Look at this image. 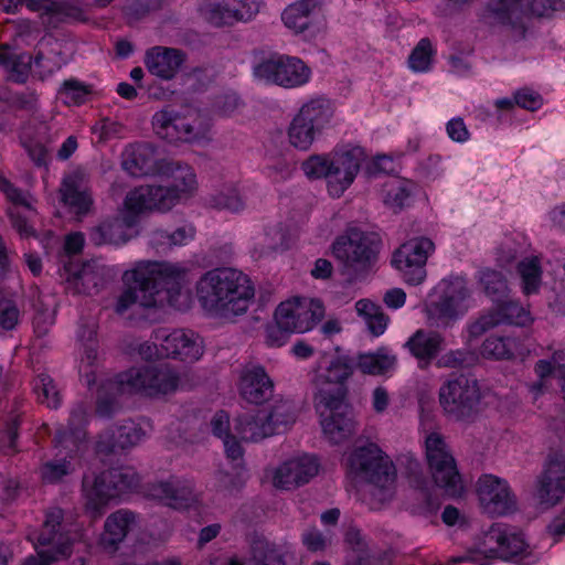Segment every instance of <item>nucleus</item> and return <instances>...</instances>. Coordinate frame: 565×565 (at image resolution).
Masks as SVG:
<instances>
[{
	"instance_id": "f257e3e1",
	"label": "nucleus",
	"mask_w": 565,
	"mask_h": 565,
	"mask_svg": "<svg viewBox=\"0 0 565 565\" xmlns=\"http://www.w3.org/2000/svg\"><path fill=\"white\" fill-rule=\"evenodd\" d=\"M188 269L180 264L142 260L124 273L127 288L118 297L115 311L124 315L131 308H154L167 301L181 309V288L186 281Z\"/></svg>"
},
{
	"instance_id": "f03ea898",
	"label": "nucleus",
	"mask_w": 565,
	"mask_h": 565,
	"mask_svg": "<svg viewBox=\"0 0 565 565\" xmlns=\"http://www.w3.org/2000/svg\"><path fill=\"white\" fill-rule=\"evenodd\" d=\"M353 373L348 358L337 356L313 377V406L324 437L334 445L347 440L354 431L352 409L347 403L345 382Z\"/></svg>"
},
{
	"instance_id": "7ed1b4c3",
	"label": "nucleus",
	"mask_w": 565,
	"mask_h": 565,
	"mask_svg": "<svg viewBox=\"0 0 565 565\" xmlns=\"http://www.w3.org/2000/svg\"><path fill=\"white\" fill-rule=\"evenodd\" d=\"M182 375L168 363L131 367L104 383L98 392L96 413L100 417L114 414L116 396L125 393H141L158 397L183 387Z\"/></svg>"
},
{
	"instance_id": "20e7f679",
	"label": "nucleus",
	"mask_w": 565,
	"mask_h": 565,
	"mask_svg": "<svg viewBox=\"0 0 565 565\" xmlns=\"http://www.w3.org/2000/svg\"><path fill=\"white\" fill-rule=\"evenodd\" d=\"M254 294L249 277L230 267L209 270L196 282V297L201 306L223 318L246 312Z\"/></svg>"
},
{
	"instance_id": "39448f33",
	"label": "nucleus",
	"mask_w": 565,
	"mask_h": 565,
	"mask_svg": "<svg viewBox=\"0 0 565 565\" xmlns=\"http://www.w3.org/2000/svg\"><path fill=\"white\" fill-rule=\"evenodd\" d=\"M531 555V545L521 530L508 523L497 522L482 532L473 546L454 558V562L487 565L494 559L521 562Z\"/></svg>"
},
{
	"instance_id": "423d86ee",
	"label": "nucleus",
	"mask_w": 565,
	"mask_h": 565,
	"mask_svg": "<svg viewBox=\"0 0 565 565\" xmlns=\"http://www.w3.org/2000/svg\"><path fill=\"white\" fill-rule=\"evenodd\" d=\"M350 467L369 483L371 509H380L393 499L396 469L377 445L369 444L356 448L350 456Z\"/></svg>"
},
{
	"instance_id": "0eeeda50",
	"label": "nucleus",
	"mask_w": 565,
	"mask_h": 565,
	"mask_svg": "<svg viewBox=\"0 0 565 565\" xmlns=\"http://www.w3.org/2000/svg\"><path fill=\"white\" fill-rule=\"evenodd\" d=\"M380 238L374 233L349 227L331 245L333 257L343 266L351 280L364 276L377 259Z\"/></svg>"
},
{
	"instance_id": "6e6552de",
	"label": "nucleus",
	"mask_w": 565,
	"mask_h": 565,
	"mask_svg": "<svg viewBox=\"0 0 565 565\" xmlns=\"http://www.w3.org/2000/svg\"><path fill=\"white\" fill-rule=\"evenodd\" d=\"M138 484L139 477L136 471L126 467L109 469L94 478L84 477L83 491L87 512L94 519L99 518L110 500L137 488Z\"/></svg>"
},
{
	"instance_id": "1a4fd4ad",
	"label": "nucleus",
	"mask_w": 565,
	"mask_h": 565,
	"mask_svg": "<svg viewBox=\"0 0 565 565\" xmlns=\"http://www.w3.org/2000/svg\"><path fill=\"white\" fill-rule=\"evenodd\" d=\"M438 398L440 407L449 417L461 420L478 412L482 393L477 379L457 374L440 385Z\"/></svg>"
},
{
	"instance_id": "9d476101",
	"label": "nucleus",
	"mask_w": 565,
	"mask_h": 565,
	"mask_svg": "<svg viewBox=\"0 0 565 565\" xmlns=\"http://www.w3.org/2000/svg\"><path fill=\"white\" fill-rule=\"evenodd\" d=\"M425 455L436 486L449 497L461 495L463 492L461 476L452 452L440 434L430 433L426 436Z\"/></svg>"
},
{
	"instance_id": "9b49d317",
	"label": "nucleus",
	"mask_w": 565,
	"mask_h": 565,
	"mask_svg": "<svg viewBox=\"0 0 565 565\" xmlns=\"http://www.w3.org/2000/svg\"><path fill=\"white\" fill-rule=\"evenodd\" d=\"M435 252L428 237H414L402 244L392 256V265L408 285H420L426 278V263Z\"/></svg>"
},
{
	"instance_id": "f8f14e48",
	"label": "nucleus",
	"mask_w": 565,
	"mask_h": 565,
	"mask_svg": "<svg viewBox=\"0 0 565 565\" xmlns=\"http://www.w3.org/2000/svg\"><path fill=\"white\" fill-rule=\"evenodd\" d=\"M257 78L286 88L307 84L311 76L310 68L299 58L277 56L264 60L254 68Z\"/></svg>"
},
{
	"instance_id": "ddd939ff",
	"label": "nucleus",
	"mask_w": 565,
	"mask_h": 565,
	"mask_svg": "<svg viewBox=\"0 0 565 565\" xmlns=\"http://www.w3.org/2000/svg\"><path fill=\"white\" fill-rule=\"evenodd\" d=\"M469 290L461 278H455L445 284L440 298L427 308V319L431 327L448 328L459 317L463 316L468 306L466 300Z\"/></svg>"
},
{
	"instance_id": "4468645a",
	"label": "nucleus",
	"mask_w": 565,
	"mask_h": 565,
	"mask_svg": "<svg viewBox=\"0 0 565 565\" xmlns=\"http://www.w3.org/2000/svg\"><path fill=\"white\" fill-rule=\"evenodd\" d=\"M62 520L63 512L58 508H53L46 513L36 540L39 545L50 547L38 551V556L28 557L22 565H51L71 554V541L58 531Z\"/></svg>"
},
{
	"instance_id": "2eb2a0df",
	"label": "nucleus",
	"mask_w": 565,
	"mask_h": 565,
	"mask_svg": "<svg viewBox=\"0 0 565 565\" xmlns=\"http://www.w3.org/2000/svg\"><path fill=\"white\" fill-rule=\"evenodd\" d=\"M324 316V307L318 299L295 298L281 302L275 311V321L292 333L311 330Z\"/></svg>"
},
{
	"instance_id": "dca6fc26",
	"label": "nucleus",
	"mask_w": 565,
	"mask_h": 565,
	"mask_svg": "<svg viewBox=\"0 0 565 565\" xmlns=\"http://www.w3.org/2000/svg\"><path fill=\"white\" fill-rule=\"evenodd\" d=\"M477 494L484 513L503 516L516 510V495L509 482L498 476L486 473L477 481Z\"/></svg>"
},
{
	"instance_id": "f3484780",
	"label": "nucleus",
	"mask_w": 565,
	"mask_h": 565,
	"mask_svg": "<svg viewBox=\"0 0 565 565\" xmlns=\"http://www.w3.org/2000/svg\"><path fill=\"white\" fill-rule=\"evenodd\" d=\"M365 159L364 150L361 147L334 152L330 171L327 174L328 191L331 196L340 198L354 181L361 163Z\"/></svg>"
},
{
	"instance_id": "a211bd4d",
	"label": "nucleus",
	"mask_w": 565,
	"mask_h": 565,
	"mask_svg": "<svg viewBox=\"0 0 565 565\" xmlns=\"http://www.w3.org/2000/svg\"><path fill=\"white\" fill-rule=\"evenodd\" d=\"M536 498L541 504L550 508L565 498V455H548L543 471L536 480Z\"/></svg>"
},
{
	"instance_id": "6ab92c4d",
	"label": "nucleus",
	"mask_w": 565,
	"mask_h": 565,
	"mask_svg": "<svg viewBox=\"0 0 565 565\" xmlns=\"http://www.w3.org/2000/svg\"><path fill=\"white\" fill-rule=\"evenodd\" d=\"M148 494L175 510L189 509L199 501L194 482L178 476L151 483L148 487Z\"/></svg>"
},
{
	"instance_id": "aec40b11",
	"label": "nucleus",
	"mask_w": 565,
	"mask_h": 565,
	"mask_svg": "<svg viewBox=\"0 0 565 565\" xmlns=\"http://www.w3.org/2000/svg\"><path fill=\"white\" fill-rule=\"evenodd\" d=\"M157 135L169 142H192L204 135V128L198 117H188L161 110L153 116Z\"/></svg>"
},
{
	"instance_id": "412c9836",
	"label": "nucleus",
	"mask_w": 565,
	"mask_h": 565,
	"mask_svg": "<svg viewBox=\"0 0 565 565\" xmlns=\"http://www.w3.org/2000/svg\"><path fill=\"white\" fill-rule=\"evenodd\" d=\"M154 340L159 341L162 358H173L182 361H196L203 354V341L191 330L178 329L170 333L158 330Z\"/></svg>"
},
{
	"instance_id": "4be33fe9",
	"label": "nucleus",
	"mask_w": 565,
	"mask_h": 565,
	"mask_svg": "<svg viewBox=\"0 0 565 565\" xmlns=\"http://www.w3.org/2000/svg\"><path fill=\"white\" fill-rule=\"evenodd\" d=\"M318 459L310 455L290 458L274 470L273 484L277 489L290 490L308 483L318 475Z\"/></svg>"
},
{
	"instance_id": "5701e85b",
	"label": "nucleus",
	"mask_w": 565,
	"mask_h": 565,
	"mask_svg": "<svg viewBox=\"0 0 565 565\" xmlns=\"http://www.w3.org/2000/svg\"><path fill=\"white\" fill-rule=\"evenodd\" d=\"M495 302L497 306L491 313L481 317L479 320L470 324V337H480L486 331L500 323H509L523 327L532 321L530 312L519 302L511 299L503 300V298Z\"/></svg>"
},
{
	"instance_id": "b1692460",
	"label": "nucleus",
	"mask_w": 565,
	"mask_h": 565,
	"mask_svg": "<svg viewBox=\"0 0 565 565\" xmlns=\"http://www.w3.org/2000/svg\"><path fill=\"white\" fill-rule=\"evenodd\" d=\"M491 18L523 38L531 23L529 0H491L488 6Z\"/></svg>"
},
{
	"instance_id": "393cba45",
	"label": "nucleus",
	"mask_w": 565,
	"mask_h": 565,
	"mask_svg": "<svg viewBox=\"0 0 565 565\" xmlns=\"http://www.w3.org/2000/svg\"><path fill=\"white\" fill-rule=\"evenodd\" d=\"M237 387L241 397L249 404H263L274 395V382L258 364H246L242 367Z\"/></svg>"
},
{
	"instance_id": "a878e982",
	"label": "nucleus",
	"mask_w": 565,
	"mask_h": 565,
	"mask_svg": "<svg viewBox=\"0 0 565 565\" xmlns=\"http://www.w3.org/2000/svg\"><path fill=\"white\" fill-rule=\"evenodd\" d=\"M62 202L77 220L93 212L94 200L87 186L85 174L75 171L63 179L60 189Z\"/></svg>"
},
{
	"instance_id": "bb28decb",
	"label": "nucleus",
	"mask_w": 565,
	"mask_h": 565,
	"mask_svg": "<svg viewBox=\"0 0 565 565\" xmlns=\"http://www.w3.org/2000/svg\"><path fill=\"white\" fill-rule=\"evenodd\" d=\"M171 194L162 185H141L126 195V214L137 220V215L145 211H168L172 207Z\"/></svg>"
},
{
	"instance_id": "cd10ccee",
	"label": "nucleus",
	"mask_w": 565,
	"mask_h": 565,
	"mask_svg": "<svg viewBox=\"0 0 565 565\" xmlns=\"http://www.w3.org/2000/svg\"><path fill=\"white\" fill-rule=\"evenodd\" d=\"M88 408L85 402L74 404L71 409L67 428L56 429L54 436L55 446L64 449L67 455L79 451L85 444Z\"/></svg>"
},
{
	"instance_id": "c85d7f7f",
	"label": "nucleus",
	"mask_w": 565,
	"mask_h": 565,
	"mask_svg": "<svg viewBox=\"0 0 565 565\" xmlns=\"http://www.w3.org/2000/svg\"><path fill=\"white\" fill-rule=\"evenodd\" d=\"M186 60V54L175 47L152 46L147 50L145 65L154 76L170 81L180 72Z\"/></svg>"
},
{
	"instance_id": "c756f323",
	"label": "nucleus",
	"mask_w": 565,
	"mask_h": 565,
	"mask_svg": "<svg viewBox=\"0 0 565 565\" xmlns=\"http://www.w3.org/2000/svg\"><path fill=\"white\" fill-rule=\"evenodd\" d=\"M146 430L132 422L115 426L103 431L97 440L98 452L110 454L137 446L146 438Z\"/></svg>"
},
{
	"instance_id": "7c9ffc66",
	"label": "nucleus",
	"mask_w": 565,
	"mask_h": 565,
	"mask_svg": "<svg viewBox=\"0 0 565 565\" xmlns=\"http://www.w3.org/2000/svg\"><path fill=\"white\" fill-rule=\"evenodd\" d=\"M121 168L132 177L156 174L160 167L154 147L150 143L127 146L121 153Z\"/></svg>"
},
{
	"instance_id": "2f4dec72",
	"label": "nucleus",
	"mask_w": 565,
	"mask_h": 565,
	"mask_svg": "<svg viewBox=\"0 0 565 565\" xmlns=\"http://www.w3.org/2000/svg\"><path fill=\"white\" fill-rule=\"evenodd\" d=\"M136 224V218L126 213L122 216L105 220L93 227L89 233V241L96 245H122L130 239L128 233Z\"/></svg>"
},
{
	"instance_id": "473e14b6",
	"label": "nucleus",
	"mask_w": 565,
	"mask_h": 565,
	"mask_svg": "<svg viewBox=\"0 0 565 565\" xmlns=\"http://www.w3.org/2000/svg\"><path fill=\"white\" fill-rule=\"evenodd\" d=\"M405 347L418 360L419 367H426L445 347V338L437 331L418 329L406 341Z\"/></svg>"
},
{
	"instance_id": "72a5a7b5",
	"label": "nucleus",
	"mask_w": 565,
	"mask_h": 565,
	"mask_svg": "<svg viewBox=\"0 0 565 565\" xmlns=\"http://www.w3.org/2000/svg\"><path fill=\"white\" fill-rule=\"evenodd\" d=\"M135 524V514L128 510H118L105 521L99 543L107 552L114 553Z\"/></svg>"
},
{
	"instance_id": "f704fd0d",
	"label": "nucleus",
	"mask_w": 565,
	"mask_h": 565,
	"mask_svg": "<svg viewBox=\"0 0 565 565\" xmlns=\"http://www.w3.org/2000/svg\"><path fill=\"white\" fill-rule=\"evenodd\" d=\"M0 191L7 196V199L13 203L14 209L10 210V217L12 221L13 227L22 235L30 236L32 235V227L28 223L26 218L21 216L17 207L22 206L28 210L32 209V198L28 192H24L14 184L11 183L7 177L0 172Z\"/></svg>"
},
{
	"instance_id": "c9c22d12",
	"label": "nucleus",
	"mask_w": 565,
	"mask_h": 565,
	"mask_svg": "<svg viewBox=\"0 0 565 565\" xmlns=\"http://www.w3.org/2000/svg\"><path fill=\"white\" fill-rule=\"evenodd\" d=\"M296 115L322 134L331 126L334 108L328 98L316 97L302 104Z\"/></svg>"
},
{
	"instance_id": "e433bc0d",
	"label": "nucleus",
	"mask_w": 565,
	"mask_h": 565,
	"mask_svg": "<svg viewBox=\"0 0 565 565\" xmlns=\"http://www.w3.org/2000/svg\"><path fill=\"white\" fill-rule=\"evenodd\" d=\"M271 434L287 430L297 419V409L290 399L277 398L269 406L262 408Z\"/></svg>"
},
{
	"instance_id": "4c0bfd02",
	"label": "nucleus",
	"mask_w": 565,
	"mask_h": 565,
	"mask_svg": "<svg viewBox=\"0 0 565 565\" xmlns=\"http://www.w3.org/2000/svg\"><path fill=\"white\" fill-rule=\"evenodd\" d=\"M235 430L245 441H259L273 436L262 409L245 413L235 418Z\"/></svg>"
},
{
	"instance_id": "58836bf2",
	"label": "nucleus",
	"mask_w": 565,
	"mask_h": 565,
	"mask_svg": "<svg viewBox=\"0 0 565 565\" xmlns=\"http://www.w3.org/2000/svg\"><path fill=\"white\" fill-rule=\"evenodd\" d=\"M173 183L164 186L171 194L172 207L182 199L191 196L198 189L194 170L188 164L172 163L170 168Z\"/></svg>"
},
{
	"instance_id": "ea45409f",
	"label": "nucleus",
	"mask_w": 565,
	"mask_h": 565,
	"mask_svg": "<svg viewBox=\"0 0 565 565\" xmlns=\"http://www.w3.org/2000/svg\"><path fill=\"white\" fill-rule=\"evenodd\" d=\"M200 10L203 19L216 28L239 22L233 0H209Z\"/></svg>"
},
{
	"instance_id": "a19ab883",
	"label": "nucleus",
	"mask_w": 565,
	"mask_h": 565,
	"mask_svg": "<svg viewBox=\"0 0 565 565\" xmlns=\"http://www.w3.org/2000/svg\"><path fill=\"white\" fill-rule=\"evenodd\" d=\"M41 11V19L44 24L56 28L60 23L70 19H79L81 8L73 0H45Z\"/></svg>"
},
{
	"instance_id": "79ce46f5",
	"label": "nucleus",
	"mask_w": 565,
	"mask_h": 565,
	"mask_svg": "<svg viewBox=\"0 0 565 565\" xmlns=\"http://www.w3.org/2000/svg\"><path fill=\"white\" fill-rule=\"evenodd\" d=\"M32 65L33 57L29 53L15 54L9 47L0 46V66L14 82H25Z\"/></svg>"
},
{
	"instance_id": "37998d69",
	"label": "nucleus",
	"mask_w": 565,
	"mask_h": 565,
	"mask_svg": "<svg viewBox=\"0 0 565 565\" xmlns=\"http://www.w3.org/2000/svg\"><path fill=\"white\" fill-rule=\"evenodd\" d=\"M520 352V342L511 337H488L480 347V355L490 360H510Z\"/></svg>"
},
{
	"instance_id": "c03bdc74",
	"label": "nucleus",
	"mask_w": 565,
	"mask_h": 565,
	"mask_svg": "<svg viewBox=\"0 0 565 565\" xmlns=\"http://www.w3.org/2000/svg\"><path fill=\"white\" fill-rule=\"evenodd\" d=\"M524 295L537 294L542 284V266L537 256H527L519 262L516 267Z\"/></svg>"
},
{
	"instance_id": "a18cd8bd",
	"label": "nucleus",
	"mask_w": 565,
	"mask_h": 565,
	"mask_svg": "<svg viewBox=\"0 0 565 565\" xmlns=\"http://www.w3.org/2000/svg\"><path fill=\"white\" fill-rule=\"evenodd\" d=\"M316 7L315 0H301L288 6L281 15L285 25L295 33L303 32L310 24V14Z\"/></svg>"
},
{
	"instance_id": "49530a36",
	"label": "nucleus",
	"mask_w": 565,
	"mask_h": 565,
	"mask_svg": "<svg viewBox=\"0 0 565 565\" xmlns=\"http://www.w3.org/2000/svg\"><path fill=\"white\" fill-rule=\"evenodd\" d=\"M397 359L385 349L374 353L360 354L358 367L365 374L381 375L390 372L396 365Z\"/></svg>"
},
{
	"instance_id": "de8ad7c7",
	"label": "nucleus",
	"mask_w": 565,
	"mask_h": 565,
	"mask_svg": "<svg viewBox=\"0 0 565 565\" xmlns=\"http://www.w3.org/2000/svg\"><path fill=\"white\" fill-rule=\"evenodd\" d=\"M209 204L217 210L239 212L245 207V200L236 183H224L218 190L210 195Z\"/></svg>"
},
{
	"instance_id": "09e8293b",
	"label": "nucleus",
	"mask_w": 565,
	"mask_h": 565,
	"mask_svg": "<svg viewBox=\"0 0 565 565\" xmlns=\"http://www.w3.org/2000/svg\"><path fill=\"white\" fill-rule=\"evenodd\" d=\"M252 556L246 565H285L281 551L265 537L252 542Z\"/></svg>"
},
{
	"instance_id": "8fccbe9b",
	"label": "nucleus",
	"mask_w": 565,
	"mask_h": 565,
	"mask_svg": "<svg viewBox=\"0 0 565 565\" xmlns=\"http://www.w3.org/2000/svg\"><path fill=\"white\" fill-rule=\"evenodd\" d=\"M71 284L77 294L95 295L104 285L103 269L95 264H85Z\"/></svg>"
},
{
	"instance_id": "3c124183",
	"label": "nucleus",
	"mask_w": 565,
	"mask_h": 565,
	"mask_svg": "<svg viewBox=\"0 0 565 565\" xmlns=\"http://www.w3.org/2000/svg\"><path fill=\"white\" fill-rule=\"evenodd\" d=\"M321 135L298 115L294 116L288 127L289 143L301 151L309 150L315 140Z\"/></svg>"
},
{
	"instance_id": "603ef678",
	"label": "nucleus",
	"mask_w": 565,
	"mask_h": 565,
	"mask_svg": "<svg viewBox=\"0 0 565 565\" xmlns=\"http://www.w3.org/2000/svg\"><path fill=\"white\" fill-rule=\"evenodd\" d=\"M358 313L364 319L373 335H381L386 330L388 317L383 309L367 299H361L355 303Z\"/></svg>"
},
{
	"instance_id": "864d4df0",
	"label": "nucleus",
	"mask_w": 565,
	"mask_h": 565,
	"mask_svg": "<svg viewBox=\"0 0 565 565\" xmlns=\"http://www.w3.org/2000/svg\"><path fill=\"white\" fill-rule=\"evenodd\" d=\"M33 392L36 395L39 403L49 408L56 409L62 404L60 390L53 379L45 373H41L34 379Z\"/></svg>"
},
{
	"instance_id": "5fc2aeb1",
	"label": "nucleus",
	"mask_w": 565,
	"mask_h": 565,
	"mask_svg": "<svg viewBox=\"0 0 565 565\" xmlns=\"http://www.w3.org/2000/svg\"><path fill=\"white\" fill-rule=\"evenodd\" d=\"M287 247V233L281 223H275L265 227L257 242L259 256L285 249Z\"/></svg>"
},
{
	"instance_id": "6e6d98bb",
	"label": "nucleus",
	"mask_w": 565,
	"mask_h": 565,
	"mask_svg": "<svg viewBox=\"0 0 565 565\" xmlns=\"http://www.w3.org/2000/svg\"><path fill=\"white\" fill-rule=\"evenodd\" d=\"M479 355L469 348L449 350L437 358L436 366L439 369H468L476 365Z\"/></svg>"
},
{
	"instance_id": "4d7b16f0",
	"label": "nucleus",
	"mask_w": 565,
	"mask_h": 565,
	"mask_svg": "<svg viewBox=\"0 0 565 565\" xmlns=\"http://www.w3.org/2000/svg\"><path fill=\"white\" fill-rule=\"evenodd\" d=\"M408 184L399 179H392L383 186V201L394 212L401 211L409 199Z\"/></svg>"
},
{
	"instance_id": "13d9d810",
	"label": "nucleus",
	"mask_w": 565,
	"mask_h": 565,
	"mask_svg": "<svg viewBox=\"0 0 565 565\" xmlns=\"http://www.w3.org/2000/svg\"><path fill=\"white\" fill-rule=\"evenodd\" d=\"M479 282L486 295L493 301H500L508 291V284L504 276L500 271L490 268L479 271Z\"/></svg>"
},
{
	"instance_id": "bf43d9fd",
	"label": "nucleus",
	"mask_w": 565,
	"mask_h": 565,
	"mask_svg": "<svg viewBox=\"0 0 565 565\" xmlns=\"http://www.w3.org/2000/svg\"><path fill=\"white\" fill-rule=\"evenodd\" d=\"M97 367H98V352L97 343L85 344L83 347V354L79 362V374L87 386H92L97 380Z\"/></svg>"
},
{
	"instance_id": "052dcab7",
	"label": "nucleus",
	"mask_w": 565,
	"mask_h": 565,
	"mask_svg": "<svg viewBox=\"0 0 565 565\" xmlns=\"http://www.w3.org/2000/svg\"><path fill=\"white\" fill-rule=\"evenodd\" d=\"M90 89L82 82L71 78L63 82L58 89L61 99L67 105H81L85 103Z\"/></svg>"
},
{
	"instance_id": "680f3d73",
	"label": "nucleus",
	"mask_w": 565,
	"mask_h": 565,
	"mask_svg": "<svg viewBox=\"0 0 565 565\" xmlns=\"http://www.w3.org/2000/svg\"><path fill=\"white\" fill-rule=\"evenodd\" d=\"M433 46L429 39H422L408 57L409 67L415 72H426L429 70L433 56Z\"/></svg>"
},
{
	"instance_id": "e2e57ef3",
	"label": "nucleus",
	"mask_w": 565,
	"mask_h": 565,
	"mask_svg": "<svg viewBox=\"0 0 565 565\" xmlns=\"http://www.w3.org/2000/svg\"><path fill=\"white\" fill-rule=\"evenodd\" d=\"M330 162H332V154H313L302 162L301 169L309 179L323 178L327 180Z\"/></svg>"
},
{
	"instance_id": "0e129e2a",
	"label": "nucleus",
	"mask_w": 565,
	"mask_h": 565,
	"mask_svg": "<svg viewBox=\"0 0 565 565\" xmlns=\"http://www.w3.org/2000/svg\"><path fill=\"white\" fill-rule=\"evenodd\" d=\"M21 317V308L13 298L0 297V327L3 330H12L17 327Z\"/></svg>"
},
{
	"instance_id": "69168bd1",
	"label": "nucleus",
	"mask_w": 565,
	"mask_h": 565,
	"mask_svg": "<svg viewBox=\"0 0 565 565\" xmlns=\"http://www.w3.org/2000/svg\"><path fill=\"white\" fill-rule=\"evenodd\" d=\"M556 370L548 360H540L536 362L534 366V372L539 377L537 381L533 382L530 385V391L533 394V398H536L539 395L543 394L548 388V379L552 375L553 371Z\"/></svg>"
},
{
	"instance_id": "338daca9",
	"label": "nucleus",
	"mask_w": 565,
	"mask_h": 565,
	"mask_svg": "<svg viewBox=\"0 0 565 565\" xmlns=\"http://www.w3.org/2000/svg\"><path fill=\"white\" fill-rule=\"evenodd\" d=\"M245 104L236 93L218 96L214 103L215 111L222 117H232L242 111Z\"/></svg>"
},
{
	"instance_id": "774afa93",
	"label": "nucleus",
	"mask_w": 565,
	"mask_h": 565,
	"mask_svg": "<svg viewBox=\"0 0 565 565\" xmlns=\"http://www.w3.org/2000/svg\"><path fill=\"white\" fill-rule=\"evenodd\" d=\"M72 465L65 458L61 460H51L45 462L41 468V477L45 482L54 483L60 481L64 476L71 473Z\"/></svg>"
}]
</instances>
